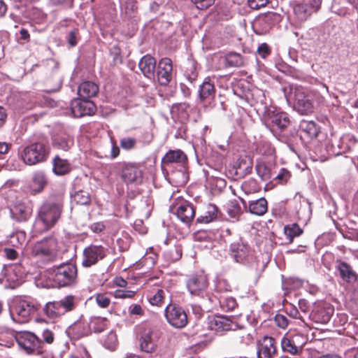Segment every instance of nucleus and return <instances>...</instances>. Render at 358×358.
Segmentation results:
<instances>
[{
  "mask_svg": "<svg viewBox=\"0 0 358 358\" xmlns=\"http://www.w3.org/2000/svg\"><path fill=\"white\" fill-rule=\"evenodd\" d=\"M63 202L60 199H49L40 206L34 224V230L41 234L53 227L61 217Z\"/></svg>",
  "mask_w": 358,
  "mask_h": 358,
  "instance_id": "1",
  "label": "nucleus"
},
{
  "mask_svg": "<svg viewBox=\"0 0 358 358\" xmlns=\"http://www.w3.org/2000/svg\"><path fill=\"white\" fill-rule=\"evenodd\" d=\"M50 150L48 141L41 139L24 146L19 153V156L25 164L33 166L45 162Z\"/></svg>",
  "mask_w": 358,
  "mask_h": 358,
  "instance_id": "2",
  "label": "nucleus"
},
{
  "mask_svg": "<svg viewBox=\"0 0 358 358\" xmlns=\"http://www.w3.org/2000/svg\"><path fill=\"white\" fill-rule=\"evenodd\" d=\"M77 267L72 263H64L53 266L49 271V279L53 285L57 287H64L73 285L77 282Z\"/></svg>",
  "mask_w": 358,
  "mask_h": 358,
  "instance_id": "3",
  "label": "nucleus"
},
{
  "mask_svg": "<svg viewBox=\"0 0 358 358\" xmlns=\"http://www.w3.org/2000/svg\"><path fill=\"white\" fill-rule=\"evenodd\" d=\"M77 303V299L75 296L66 295L59 300L47 302L43 308V313L49 319H58L65 314L73 311Z\"/></svg>",
  "mask_w": 358,
  "mask_h": 358,
  "instance_id": "4",
  "label": "nucleus"
},
{
  "mask_svg": "<svg viewBox=\"0 0 358 358\" xmlns=\"http://www.w3.org/2000/svg\"><path fill=\"white\" fill-rule=\"evenodd\" d=\"M35 310V306L31 301L16 299L10 308V315L13 321L24 323L29 320L30 315Z\"/></svg>",
  "mask_w": 358,
  "mask_h": 358,
  "instance_id": "5",
  "label": "nucleus"
},
{
  "mask_svg": "<svg viewBox=\"0 0 358 358\" xmlns=\"http://www.w3.org/2000/svg\"><path fill=\"white\" fill-rule=\"evenodd\" d=\"M108 249L101 245L91 244L83 252L82 266L90 268L103 259L107 255Z\"/></svg>",
  "mask_w": 358,
  "mask_h": 358,
  "instance_id": "6",
  "label": "nucleus"
},
{
  "mask_svg": "<svg viewBox=\"0 0 358 358\" xmlns=\"http://www.w3.org/2000/svg\"><path fill=\"white\" fill-rule=\"evenodd\" d=\"M57 247V240L52 237L45 238L34 245L31 254L34 256H41L51 260L56 256Z\"/></svg>",
  "mask_w": 358,
  "mask_h": 358,
  "instance_id": "7",
  "label": "nucleus"
},
{
  "mask_svg": "<svg viewBox=\"0 0 358 358\" xmlns=\"http://www.w3.org/2000/svg\"><path fill=\"white\" fill-rule=\"evenodd\" d=\"M24 276V271L20 265L15 264L3 266L0 276V283H8V287H15L19 285ZM7 287V285H5Z\"/></svg>",
  "mask_w": 358,
  "mask_h": 358,
  "instance_id": "8",
  "label": "nucleus"
},
{
  "mask_svg": "<svg viewBox=\"0 0 358 358\" xmlns=\"http://www.w3.org/2000/svg\"><path fill=\"white\" fill-rule=\"evenodd\" d=\"M208 287V278L202 274L192 275L187 280V287L190 294L201 296L203 299L206 296L208 299L210 300L206 292Z\"/></svg>",
  "mask_w": 358,
  "mask_h": 358,
  "instance_id": "9",
  "label": "nucleus"
},
{
  "mask_svg": "<svg viewBox=\"0 0 358 358\" xmlns=\"http://www.w3.org/2000/svg\"><path fill=\"white\" fill-rule=\"evenodd\" d=\"M168 322L176 328H182L187 323V315L183 308L176 304H169L165 309Z\"/></svg>",
  "mask_w": 358,
  "mask_h": 358,
  "instance_id": "10",
  "label": "nucleus"
},
{
  "mask_svg": "<svg viewBox=\"0 0 358 358\" xmlns=\"http://www.w3.org/2000/svg\"><path fill=\"white\" fill-rule=\"evenodd\" d=\"M15 339L18 345L29 353L38 351L41 348V339L31 332H18Z\"/></svg>",
  "mask_w": 358,
  "mask_h": 358,
  "instance_id": "11",
  "label": "nucleus"
},
{
  "mask_svg": "<svg viewBox=\"0 0 358 358\" xmlns=\"http://www.w3.org/2000/svg\"><path fill=\"white\" fill-rule=\"evenodd\" d=\"M70 109L74 117H81L93 115L96 111V106L92 101L79 97L71 101Z\"/></svg>",
  "mask_w": 358,
  "mask_h": 358,
  "instance_id": "12",
  "label": "nucleus"
},
{
  "mask_svg": "<svg viewBox=\"0 0 358 358\" xmlns=\"http://www.w3.org/2000/svg\"><path fill=\"white\" fill-rule=\"evenodd\" d=\"M294 108L301 115H308L313 112V95L297 90L294 95Z\"/></svg>",
  "mask_w": 358,
  "mask_h": 358,
  "instance_id": "13",
  "label": "nucleus"
},
{
  "mask_svg": "<svg viewBox=\"0 0 358 358\" xmlns=\"http://www.w3.org/2000/svg\"><path fill=\"white\" fill-rule=\"evenodd\" d=\"M230 254L238 263L245 264L252 257L250 247L242 241L234 242L230 245Z\"/></svg>",
  "mask_w": 358,
  "mask_h": 358,
  "instance_id": "14",
  "label": "nucleus"
},
{
  "mask_svg": "<svg viewBox=\"0 0 358 358\" xmlns=\"http://www.w3.org/2000/svg\"><path fill=\"white\" fill-rule=\"evenodd\" d=\"M334 313V308L329 303L321 302L317 303L310 317L317 323L327 324L329 322Z\"/></svg>",
  "mask_w": 358,
  "mask_h": 358,
  "instance_id": "15",
  "label": "nucleus"
},
{
  "mask_svg": "<svg viewBox=\"0 0 358 358\" xmlns=\"http://www.w3.org/2000/svg\"><path fill=\"white\" fill-rule=\"evenodd\" d=\"M277 353L275 340L271 336H264L257 343V358H273Z\"/></svg>",
  "mask_w": 358,
  "mask_h": 358,
  "instance_id": "16",
  "label": "nucleus"
},
{
  "mask_svg": "<svg viewBox=\"0 0 358 358\" xmlns=\"http://www.w3.org/2000/svg\"><path fill=\"white\" fill-rule=\"evenodd\" d=\"M173 66L171 59L165 57L158 64L157 76L161 85H167L172 79Z\"/></svg>",
  "mask_w": 358,
  "mask_h": 358,
  "instance_id": "17",
  "label": "nucleus"
},
{
  "mask_svg": "<svg viewBox=\"0 0 358 358\" xmlns=\"http://www.w3.org/2000/svg\"><path fill=\"white\" fill-rule=\"evenodd\" d=\"M66 332L74 339H80L87 336L92 332L90 321L88 322L81 317L69 327Z\"/></svg>",
  "mask_w": 358,
  "mask_h": 358,
  "instance_id": "18",
  "label": "nucleus"
},
{
  "mask_svg": "<svg viewBox=\"0 0 358 358\" xmlns=\"http://www.w3.org/2000/svg\"><path fill=\"white\" fill-rule=\"evenodd\" d=\"M11 217L17 222H26L32 214V207L25 202H17L10 209Z\"/></svg>",
  "mask_w": 358,
  "mask_h": 358,
  "instance_id": "19",
  "label": "nucleus"
},
{
  "mask_svg": "<svg viewBox=\"0 0 358 358\" xmlns=\"http://www.w3.org/2000/svg\"><path fill=\"white\" fill-rule=\"evenodd\" d=\"M139 345L142 351L150 353L155 349L156 344L153 331L150 327H145L141 331Z\"/></svg>",
  "mask_w": 358,
  "mask_h": 358,
  "instance_id": "20",
  "label": "nucleus"
},
{
  "mask_svg": "<svg viewBox=\"0 0 358 358\" xmlns=\"http://www.w3.org/2000/svg\"><path fill=\"white\" fill-rule=\"evenodd\" d=\"M208 327L215 331H227L231 329V320L225 316L215 315L208 317Z\"/></svg>",
  "mask_w": 358,
  "mask_h": 358,
  "instance_id": "21",
  "label": "nucleus"
},
{
  "mask_svg": "<svg viewBox=\"0 0 358 358\" xmlns=\"http://www.w3.org/2000/svg\"><path fill=\"white\" fill-rule=\"evenodd\" d=\"M187 161V157L181 150H170L168 151L162 159V163L164 166H169L172 164H178L184 166Z\"/></svg>",
  "mask_w": 358,
  "mask_h": 358,
  "instance_id": "22",
  "label": "nucleus"
},
{
  "mask_svg": "<svg viewBox=\"0 0 358 358\" xmlns=\"http://www.w3.org/2000/svg\"><path fill=\"white\" fill-rule=\"evenodd\" d=\"M122 178L126 183H141L142 172L135 165L126 164L122 171Z\"/></svg>",
  "mask_w": 358,
  "mask_h": 358,
  "instance_id": "23",
  "label": "nucleus"
},
{
  "mask_svg": "<svg viewBox=\"0 0 358 358\" xmlns=\"http://www.w3.org/2000/svg\"><path fill=\"white\" fill-rule=\"evenodd\" d=\"M138 67L145 77L151 79L155 76L156 60L151 55H146L139 61Z\"/></svg>",
  "mask_w": 358,
  "mask_h": 358,
  "instance_id": "24",
  "label": "nucleus"
},
{
  "mask_svg": "<svg viewBox=\"0 0 358 358\" xmlns=\"http://www.w3.org/2000/svg\"><path fill=\"white\" fill-rule=\"evenodd\" d=\"M176 214L182 222L189 224L194 217L195 210L191 203L183 201L177 207Z\"/></svg>",
  "mask_w": 358,
  "mask_h": 358,
  "instance_id": "25",
  "label": "nucleus"
},
{
  "mask_svg": "<svg viewBox=\"0 0 358 358\" xmlns=\"http://www.w3.org/2000/svg\"><path fill=\"white\" fill-rule=\"evenodd\" d=\"M215 96V88L213 83L206 78L199 88V98L201 102L210 101Z\"/></svg>",
  "mask_w": 358,
  "mask_h": 358,
  "instance_id": "26",
  "label": "nucleus"
},
{
  "mask_svg": "<svg viewBox=\"0 0 358 358\" xmlns=\"http://www.w3.org/2000/svg\"><path fill=\"white\" fill-rule=\"evenodd\" d=\"M218 208L211 203L205 205L201 215L197 217L196 222L201 224H208L215 221L217 217Z\"/></svg>",
  "mask_w": 358,
  "mask_h": 358,
  "instance_id": "27",
  "label": "nucleus"
},
{
  "mask_svg": "<svg viewBox=\"0 0 358 358\" xmlns=\"http://www.w3.org/2000/svg\"><path fill=\"white\" fill-rule=\"evenodd\" d=\"M73 144V138L66 133H60L52 137V145L57 149L68 151Z\"/></svg>",
  "mask_w": 358,
  "mask_h": 358,
  "instance_id": "28",
  "label": "nucleus"
},
{
  "mask_svg": "<svg viewBox=\"0 0 358 358\" xmlns=\"http://www.w3.org/2000/svg\"><path fill=\"white\" fill-rule=\"evenodd\" d=\"M99 92L98 85L91 81L82 83L78 88L79 97L90 100V98L95 96Z\"/></svg>",
  "mask_w": 358,
  "mask_h": 358,
  "instance_id": "29",
  "label": "nucleus"
},
{
  "mask_svg": "<svg viewBox=\"0 0 358 358\" xmlns=\"http://www.w3.org/2000/svg\"><path fill=\"white\" fill-rule=\"evenodd\" d=\"M52 166V171L57 176L66 175L71 170V166L69 161L61 158L59 155L54 157Z\"/></svg>",
  "mask_w": 358,
  "mask_h": 358,
  "instance_id": "30",
  "label": "nucleus"
},
{
  "mask_svg": "<svg viewBox=\"0 0 358 358\" xmlns=\"http://www.w3.org/2000/svg\"><path fill=\"white\" fill-rule=\"evenodd\" d=\"M268 210V203L265 198L261 197L249 201L248 211L253 215L261 216Z\"/></svg>",
  "mask_w": 358,
  "mask_h": 358,
  "instance_id": "31",
  "label": "nucleus"
},
{
  "mask_svg": "<svg viewBox=\"0 0 358 358\" xmlns=\"http://www.w3.org/2000/svg\"><path fill=\"white\" fill-rule=\"evenodd\" d=\"M336 269L339 273L340 277L348 282L356 280V274L352 267L346 262H337Z\"/></svg>",
  "mask_w": 358,
  "mask_h": 358,
  "instance_id": "32",
  "label": "nucleus"
},
{
  "mask_svg": "<svg viewBox=\"0 0 358 358\" xmlns=\"http://www.w3.org/2000/svg\"><path fill=\"white\" fill-rule=\"evenodd\" d=\"M268 120L271 122L272 127L279 129H285L289 124V117L287 115L284 113H268Z\"/></svg>",
  "mask_w": 358,
  "mask_h": 358,
  "instance_id": "33",
  "label": "nucleus"
},
{
  "mask_svg": "<svg viewBox=\"0 0 358 358\" xmlns=\"http://www.w3.org/2000/svg\"><path fill=\"white\" fill-rule=\"evenodd\" d=\"M46 184L47 179L45 173L42 171L35 173L32 178V183L31 185V192L33 194L41 192Z\"/></svg>",
  "mask_w": 358,
  "mask_h": 358,
  "instance_id": "34",
  "label": "nucleus"
},
{
  "mask_svg": "<svg viewBox=\"0 0 358 358\" xmlns=\"http://www.w3.org/2000/svg\"><path fill=\"white\" fill-rule=\"evenodd\" d=\"M300 129L308 138H316L320 132V128L313 121L303 120L300 122Z\"/></svg>",
  "mask_w": 358,
  "mask_h": 358,
  "instance_id": "35",
  "label": "nucleus"
},
{
  "mask_svg": "<svg viewBox=\"0 0 358 358\" xmlns=\"http://www.w3.org/2000/svg\"><path fill=\"white\" fill-rule=\"evenodd\" d=\"M189 105L186 103H176L172 106L171 113L181 120H186L189 116Z\"/></svg>",
  "mask_w": 358,
  "mask_h": 358,
  "instance_id": "36",
  "label": "nucleus"
},
{
  "mask_svg": "<svg viewBox=\"0 0 358 358\" xmlns=\"http://www.w3.org/2000/svg\"><path fill=\"white\" fill-rule=\"evenodd\" d=\"M303 229L296 223L286 225L284 227V234L286 236L288 243H292L295 237L301 236Z\"/></svg>",
  "mask_w": 358,
  "mask_h": 358,
  "instance_id": "37",
  "label": "nucleus"
},
{
  "mask_svg": "<svg viewBox=\"0 0 358 358\" xmlns=\"http://www.w3.org/2000/svg\"><path fill=\"white\" fill-rule=\"evenodd\" d=\"M91 331L93 330L96 333H100L107 328L108 320L106 317H92L90 320Z\"/></svg>",
  "mask_w": 358,
  "mask_h": 358,
  "instance_id": "38",
  "label": "nucleus"
},
{
  "mask_svg": "<svg viewBox=\"0 0 358 358\" xmlns=\"http://www.w3.org/2000/svg\"><path fill=\"white\" fill-rule=\"evenodd\" d=\"M245 59L238 53L231 52L225 56V63L228 66L241 67L245 64Z\"/></svg>",
  "mask_w": 358,
  "mask_h": 358,
  "instance_id": "39",
  "label": "nucleus"
},
{
  "mask_svg": "<svg viewBox=\"0 0 358 358\" xmlns=\"http://www.w3.org/2000/svg\"><path fill=\"white\" fill-rule=\"evenodd\" d=\"M218 300L220 308L224 311H232L238 306L236 299L230 296H220Z\"/></svg>",
  "mask_w": 358,
  "mask_h": 358,
  "instance_id": "40",
  "label": "nucleus"
},
{
  "mask_svg": "<svg viewBox=\"0 0 358 358\" xmlns=\"http://www.w3.org/2000/svg\"><path fill=\"white\" fill-rule=\"evenodd\" d=\"M196 64L192 59H188L185 64V76L192 83L197 78Z\"/></svg>",
  "mask_w": 358,
  "mask_h": 358,
  "instance_id": "41",
  "label": "nucleus"
},
{
  "mask_svg": "<svg viewBox=\"0 0 358 358\" xmlns=\"http://www.w3.org/2000/svg\"><path fill=\"white\" fill-rule=\"evenodd\" d=\"M281 348L283 352L289 353L292 355H296L301 353L298 348L294 345L291 339L287 334L285 335L281 340Z\"/></svg>",
  "mask_w": 358,
  "mask_h": 358,
  "instance_id": "42",
  "label": "nucleus"
},
{
  "mask_svg": "<svg viewBox=\"0 0 358 358\" xmlns=\"http://www.w3.org/2000/svg\"><path fill=\"white\" fill-rule=\"evenodd\" d=\"M294 11L298 19L301 21L306 20L314 13L306 4H298L295 6Z\"/></svg>",
  "mask_w": 358,
  "mask_h": 358,
  "instance_id": "43",
  "label": "nucleus"
},
{
  "mask_svg": "<svg viewBox=\"0 0 358 358\" xmlns=\"http://www.w3.org/2000/svg\"><path fill=\"white\" fill-rule=\"evenodd\" d=\"M72 200L77 204L88 205L91 202L90 194L88 192L85 190H79L71 195Z\"/></svg>",
  "mask_w": 358,
  "mask_h": 358,
  "instance_id": "44",
  "label": "nucleus"
},
{
  "mask_svg": "<svg viewBox=\"0 0 358 358\" xmlns=\"http://www.w3.org/2000/svg\"><path fill=\"white\" fill-rule=\"evenodd\" d=\"M241 189L246 194H250L258 192L261 187L255 179L250 178L242 184Z\"/></svg>",
  "mask_w": 358,
  "mask_h": 358,
  "instance_id": "45",
  "label": "nucleus"
},
{
  "mask_svg": "<svg viewBox=\"0 0 358 358\" xmlns=\"http://www.w3.org/2000/svg\"><path fill=\"white\" fill-rule=\"evenodd\" d=\"M26 241V234L23 231H17L11 234L9 242L10 243L17 247L22 245Z\"/></svg>",
  "mask_w": 358,
  "mask_h": 358,
  "instance_id": "46",
  "label": "nucleus"
},
{
  "mask_svg": "<svg viewBox=\"0 0 358 358\" xmlns=\"http://www.w3.org/2000/svg\"><path fill=\"white\" fill-rule=\"evenodd\" d=\"M103 345L108 350H114L117 345V338L116 334L111 331L103 340Z\"/></svg>",
  "mask_w": 358,
  "mask_h": 358,
  "instance_id": "47",
  "label": "nucleus"
},
{
  "mask_svg": "<svg viewBox=\"0 0 358 358\" xmlns=\"http://www.w3.org/2000/svg\"><path fill=\"white\" fill-rule=\"evenodd\" d=\"M291 339L295 347L301 351L303 350L304 345L306 343V338L301 334H287Z\"/></svg>",
  "mask_w": 358,
  "mask_h": 358,
  "instance_id": "48",
  "label": "nucleus"
},
{
  "mask_svg": "<svg viewBox=\"0 0 358 358\" xmlns=\"http://www.w3.org/2000/svg\"><path fill=\"white\" fill-rule=\"evenodd\" d=\"M256 171L257 175L262 180L266 181L272 178V173L270 169L263 163L259 164L256 166Z\"/></svg>",
  "mask_w": 358,
  "mask_h": 358,
  "instance_id": "49",
  "label": "nucleus"
},
{
  "mask_svg": "<svg viewBox=\"0 0 358 358\" xmlns=\"http://www.w3.org/2000/svg\"><path fill=\"white\" fill-rule=\"evenodd\" d=\"M165 255L171 262H176L182 257V248L180 246H173L166 252Z\"/></svg>",
  "mask_w": 358,
  "mask_h": 358,
  "instance_id": "50",
  "label": "nucleus"
},
{
  "mask_svg": "<svg viewBox=\"0 0 358 358\" xmlns=\"http://www.w3.org/2000/svg\"><path fill=\"white\" fill-rule=\"evenodd\" d=\"M136 138L133 137H124L121 138L120 141V147L125 150L134 149L136 147Z\"/></svg>",
  "mask_w": 358,
  "mask_h": 358,
  "instance_id": "51",
  "label": "nucleus"
},
{
  "mask_svg": "<svg viewBox=\"0 0 358 358\" xmlns=\"http://www.w3.org/2000/svg\"><path fill=\"white\" fill-rule=\"evenodd\" d=\"M125 14L131 17H133L137 10V2L136 0H127L124 5Z\"/></svg>",
  "mask_w": 358,
  "mask_h": 358,
  "instance_id": "52",
  "label": "nucleus"
},
{
  "mask_svg": "<svg viewBox=\"0 0 358 358\" xmlns=\"http://www.w3.org/2000/svg\"><path fill=\"white\" fill-rule=\"evenodd\" d=\"M41 343H45L47 344H52L55 340V334L54 332L48 328L43 329L41 335Z\"/></svg>",
  "mask_w": 358,
  "mask_h": 358,
  "instance_id": "53",
  "label": "nucleus"
},
{
  "mask_svg": "<svg viewBox=\"0 0 358 358\" xmlns=\"http://www.w3.org/2000/svg\"><path fill=\"white\" fill-rule=\"evenodd\" d=\"M227 213L229 215L234 219H238L241 214V208L236 202H231L228 207Z\"/></svg>",
  "mask_w": 358,
  "mask_h": 358,
  "instance_id": "54",
  "label": "nucleus"
},
{
  "mask_svg": "<svg viewBox=\"0 0 358 358\" xmlns=\"http://www.w3.org/2000/svg\"><path fill=\"white\" fill-rule=\"evenodd\" d=\"M164 296L165 292L162 289H159L156 293L150 298L149 301L152 305L160 306Z\"/></svg>",
  "mask_w": 358,
  "mask_h": 358,
  "instance_id": "55",
  "label": "nucleus"
},
{
  "mask_svg": "<svg viewBox=\"0 0 358 358\" xmlns=\"http://www.w3.org/2000/svg\"><path fill=\"white\" fill-rule=\"evenodd\" d=\"M96 301L99 307L105 308L109 306L110 299L106 294H97Z\"/></svg>",
  "mask_w": 358,
  "mask_h": 358,
  "instance_id": "56",
  "label": "nucleus"
},
{
  "mask_svg": "<svg viewBox=\"0 0 358 358\" xmlns=\"http://www.w3.org/2000/svg\"><path fill=\"white\" fill-rule=\"evenodd\" d=\"M275 17L274 14H268L259 20V24H265L266 26L262 30V32L266 33L268 31V30L271 28V20H273V17Z\"/></svg>",
  "mask_w": 358,
  "mask_h": 358,
  "instance_id": "57",
  "label": "nucleus"
},
{
  "mask_svg": "<svg viewBox=\"0 0 358 358\" xmlns=\"http://www.w3.org/2000/svg\"><path fill=\"white\" fill-rule=\"evenodd\" d=\"M136 294V292L131 290L117 289L115 292V297L117 299L133 298Z\"/></svg>",
  "mask_w": 358,
  "mask_h": 358,
  "instance_id": "58",
  "label": "nucleus"
},
{
  "mask_svg": "<svg viewBox=\"0 0 358 358\" xmlns=\"http://www.w3.org/2000/svg\"><path fill=\"white\" fill-rule=\"evenodd\" d=\"M274 321L275 324L282 329L286 328L288 325L287 318L283 315H276L274 317Z\"/></svg>",
  "mask_w": 358,
  "mask_h": 358,
  "instance_id": "59",
  "label": "nucleus"
},
{
  "mask_svg": "<svg viewBox=\"0 0 358 358\" xmlns=\"http://www.w3.org/2000/svg\"><path fill=\"white\" fill-rule=\"evenodd\" d=\"M110 54L113 56V60L115 64H120L122 62L120 50L118 47L113 46L110 50Z\"/></svg>",
  "mask_w": 358,
  "mask_h": 358,
  "instance_id": "60",
  "label": "nucleus"
},
{
  "mask_svg": "<svg viewBox=\"0 0 358 358\" xmlns=\"http://www.w3.org/2000/svg\"><path fill=\"white\" fill-rule=\"evenodd\" d=\"M268 3V0H248V6L252 9H259L264 7Z\"/></svg>",
  "mask_w": 358,
  "mask_h": 358,
  "instance_id": "61",
  "label": "nucleus"
},
{
  "mask_svg": "<svg viewBox=\"0 0 358 358\" xmlns=\"http://www.w3.org/2000/svg\"><path fill=\"white\" fill-rule=\"evenodd\" d=\"M258 54L262 58L265 59L271 53V49L266 43H262L257 48Z\"/></svg>",
  "mask_w": 358,
  "mask_h": 358,
  "instance_id": "62",
  "label": "nucleus"
},
{
  "mask_svg": "<svg viewBox=\"0 0 358 358\" xmlns=\"http://www.w3.org/2000/svg\"><path fill=\"white\" fill-rule=\"evenodd\" d=\"M288 314L291 317L294 318V319H298L302 323H303L304 324H306L303 316L301 315V314L300 313L299 310L297 308H296L295 307H291L290 309L289 310Z\"/></svg>",
  "mask_w": 358,
  "mask_h": 358,
  "instance_id": "63",
  "label": "nucleus"
},
{
  "mask_svg": "<svg viewBox=\"0 0 358 358\" xmlns=\"http://www.w3.org/2000/svg\"><path fill=\"white\" fill-rule=\"evenodd\" d=\"M90 228L92 232L99 234L102 232L105 229L106 227L103 222H99L92 224L90 226Z\"/></svg>",
  "mask_w": 358,
  "mask_h": 358,
  "instance_id": "64",
  "label": "nucleus"
}]
</instances>
